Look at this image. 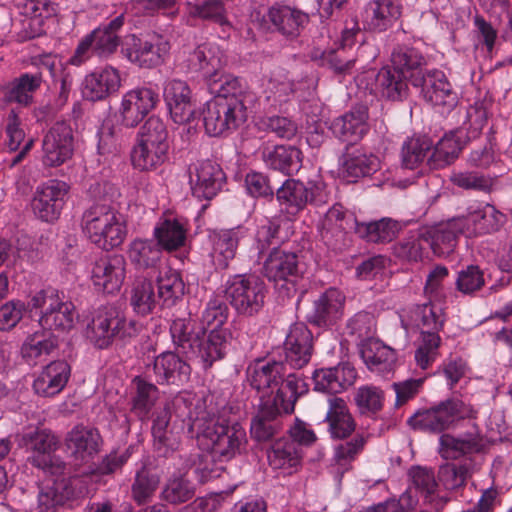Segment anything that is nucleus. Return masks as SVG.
<instances>
[{
  "label": "nucleus",
  "mask_w": 512,
  "mask_h": 512,
  "mask_svg": "<svg viewBox=\"0 0 512 512\" xmlns=\"http://www.w3.org/2000/svg\"><path fill=\"white\" fill-rule=\"evenodd\" d=\"M190 366L173 352H164L159 355L153 365V371L158 383L166 384L184 383L189 380Z\"/></svg>",
  "instance_id": "7c9ffc66"
},
{
  "label": "nucleus",
  "mask_w": 512,
  "mask_h": 512,
  "mask_svg": "<svg viewBox=\"0 0 512 512\" xmlns=\"http://www.w3.org/2000/svg\"><path fill=\"white\" fill-rule=\"evenodd\" d=\"M186 233V227L176 218L160 219L154 228L158 246L168 251L184 246Z\"/></svg>",
  "instance_id": "79ce46f5"
},
{
  "label": "nucleus",
  "mask_w": 512,
  "mask_h": 512,
  "mask_svg": "<svg viewBox=\"0 0 512 512\" xmlns=\"http://www.w3.org/2000/svg\"><path fill=\"white\" fill-rule=\"evenodd\" d=\"M70 497V491L62 482H55L40 488L37 497V508L40 512H54Z\"/></svg>",
  "instance_id": "052dcab7"
},
{
  "label": "nucleus",
  "mask_w": 512,
  "mask_h": 512,
  "mask_svg": "<svg viewBox=\"0 0 512 512\" xmlns=\"http://www.w3.org/2000/svg\"><path fill=\"white\" fill-rule=\"evenodd\" d=\"M269 20L284 36L294 38L308 22V15L289 6H273L268 12Z\"/></svg>",
  "instance_id": "c9c22d12"
},
{
  "label": "nucleus",
  "mask_w": 512,
  "mask_h": 512,
  "mask_svg": "<svg viewBox=\"0 0 512 512\" xmlns=\"http://www.w3.org/2000/svg\"><path fill=\"white\" fill-rule=\"evenodd\" d=\"M23 13L31 18L30 25L37 26L29 35V37L34 38L43 33L44 20L56 15L57 5L49 0H27L23 6Z\"/></svg>",
  "instance_id": "680f3d73"
},
{
  "label": "nucleus",
  "mask_w": 512,
  "mask_h": 512,
  "mask_svg": "<svg viewBox=\"0 0 512 512\" xmlns=\"http://www.w3.org/2000/svg\"><path fill=\"white\" fill-rule=\"evenodd\" d=\"M29 304L32 309L40 310L39 324L50 332L70 331L78 317L74 303L53 288L37 292Z\"/></svg>",
  "instance_id": "0eeeda50"
},
{
  "label": "nucleus",
  "mask_w": 512,
  "mask_h": 512,
  "mask_svg": "<svg viewBox=\"0 0 512 512\" xmlns=\"http://www.w3.org/2000/svg\"><path fill=\"white\" fill-rule=\"evenodd\" d=\"M266 163L274 170L290 175L300 168V151L292 146L279 145L269 152Z\"/></svg>",
  "instance_id": "603ef678"
},
{
  "label": "nucleus",
  "mask_w": 512,
  "mask_h": 512,
  "mask_svg": "<svg viewBox=\"0 0 512 512\" xmlns=\"http://www.w3.org/2000/svg\"><path fill=\"white\" fill-rule=\"evenodd\" d=\"M360 354L367 367L379 373L390 370L395 361L394 351L374 339L361 344Z\"/></svg>",
  "instance_id": "37998d69"
},
{
  "label": "nucleus",
  "mask_w": 512,
  "mask_h": 512,
  "mask_svg": "<svg viewBox=\"0 0 512 512\" xmlns=\"http://www.w3.org/2000/svg\"><path fill=\"white\" fill-rule=\"evenodd\" d=\"M480 444L475 437L455 438L450 434L440 437V454L444 459L456 460L479 450Z\"/></svg>",
  "instance_id": "5fc2aeb1"
},
{
  "label": "nucleus",
  "mask_w": 512,
  "mask_h": 512,
  "mask_svg": "<svg viewBox=\"0 0 512 512\" xmlns=\"http://www.w3.org/2000/svg\"><path fill=\"white\" fill-rule=\"evenodd\" d=\"M407 75L392 66L381 68L375 77V88L383 97L391 101H402L408 96Z\"/></svg>",
  "instance_id": "2f4dec72"
},
{
  "label": "nucleus",
  "mask_w": 512,
  "mask_h": 512,
  "mask_svg": "<svg viewBox=\"0 0 512 512\" xmlns=\"http://www.w3.org/2000/svg\"><path fill=\"white\" fill-rule=\"evenodd\" d=\"M462 401L448 399L440 404L415 413L408 420V424L414 428L434 433H440L448 429L462 413Z\"/></svg>",
  "instance_id": "2eb2a0df"
},
{
  "label": "nucleus",
  "mask_w": 512,
  "mask_h": 512,
  "mask_svg": "<svg viewBox=\"0 0 512 512\" xmlns=\"http://www.w3.org/2000/svg\"><path fill=\"white\" fill-rule=\"evenodd\" d=\"M391 62L394 69L401 71L410 79L413 73L423 71L421 67L425 64V58L415 48L403 46L393 51Z\"/></svg>",
  "instance_id": "bf43d9fd"
},
{
  "label": "nucleus",
  "mask_w": 512,
  "mask_h": 512,
  "mask_svg": "<svg viewBox=\"0 0 512 512\" xmlns=\"http://www.w3.org/2000/svg\"><path fill=\"white\" fill-rule=\"evenodd\" d=\"M169 50V42L158 34H151L145 38L131 35L123 46L124 54L132 63L146 68L162 64Z\"/></svg>",
  "instance_id": "9b49d317"
},
{
  "label": "nucleus",
  "mask_w": 512,
  "mask_h": 512,
  "mask_svg": "<svg viewBox=\"0 0 512 512\" xmlns=\"http://www.w3.org/2000/svg\"><path fill=\"white\" fill-rule=\"evenodd\" d=\"M379 169V159L361 149L347 151L343 156L341 173L349 182L366 177Z\"/></svg>",
  "instance_id": "72a5a7b5"
},
{
  "label": "nucleus",
  "mask_w": 512,
  "mask_h": 512,
  "mask_svg": "<svg viewBox=\"0 0 512 512\" xmlns=\"http://www.w3.org/2000/svg\"><path fill=\"white\" fill-rule=\"evenodd\" d=\"M268 462L272 469L292 474L301 463V449L289 439L275 441L267 453Z\"/></svg>",
  "instance_id": "473e14b6"
},
{
  "label": "nucleus",
  "mask_w": 512,
  "mask_h": 512,
  "mask_svg": "<svg viewBox=\"0 0 512 512\" xmlns=\"http://www.w3.org/2000/svg\"><path fill=\"white\" fill-rule=\"evenodd\" d=\"M400 230L401 225L398 221L382 218L373 222H359L356 234L368 242L379 243L392 241Z\"/></svg>",
  "instance_id": "c03bdc74"
},
{
  "label": "nucleus",
  "mask_w": 512,
  "mask_h": 512,
  "mask_svg": "<svg viewBox=\"0 0 512 512\" xmlns=\"http://www.w3.org/2000/svg\"><path fill=\"white\" fill-rule=\"evenodd\" d=\"M464 235L476 237L495 233L506 223V215L491 204L470 205L466 213L458 216Z\"/></svg>",
  "instance_id": "4468645a"
},
{
  "label": "nucleus",
  "mask_w": 512,
  "mask_h": 512,
  "mask_svg": "<svg viewBox=\"0 0 512 512\" xmlns=\"http://www.w3.org/2000/svg\"><path fill=\"white\" fill-rule=\"evenodd\" d=\"M42 74L23 73L5 86V97L9 102H15L22 106L33 103V95L40 88Z\"/></svg>",
  "instance_id": "58836bf2"
},
{
  "label": "nucleus",
  "mask_w": 512,
  "mask_h": 512,
  "mask_svg": "<svg viewBox=\"0 0 512 512\" xmlns=\"http://www.w3.org/2000/svg\"><path fill=\"white\" fill-rule=\"evenodd\" d=\"M130 304L139 315H147L156 306L153 284L147 279H137L131 288Z\"/></svg>",
  "instance_id": "6e6d98bb"
},
{
  "label": "nucleus",
  "mask_w": 512,
  "mask_h": 512,
  "mask_svg": "<svg viewBox=\"0 0 512 512\" xmlns=\"http://www.w3.org/2000/svg\"><path fill=\"white\" fill-rule=\"evenodd\" d=\"M411 84L421 88L423 98L432 105L450 112L458 104V94L440 70L419 71L410 76Z\"/></svg>",
  "instance_id": "1a4fd4ad"
},
{
  "label": "nucleus",
  "mask_w": 512,
  "mask_h": 512,
  "mask_svg": "<svg viewBox=\"0 0 512 512\" xmlns=\"http://www.w3.org/2000/svg\"><path fill=\"white\" fill-rule=\"evenodd\" d=\"M170 334L178 353L188 358L194 352L199 337L203 336V328L195 330V322L190 318L175 319L170 326Z\"/></svg>",
  "instance_id": "ea45409f"
},
{
  "label": "nucleus",
  "mask_w": 512,
  "mask_h": 512,
  "mask_svg": "<svg viewBox=\"0 0 512 512\" xmlns=\"http://www.w3.org/2000/svg\"><path fill=\"white\" fill-rule=\"evenodd\" d=\"M160 482V478L147 467L142 466L134 478L131 492L137 504L142 505L151 500Z\"/></svg>",
  "instance_id": "13d9d810"
},
{
  "label": "nucleus",
  "mask_w": 512,
  "mask_h": 512,
  "mask_svg": "<svg viewBox=\"0 0 512 512\" xmlns=\"http://www.w3.org/2000/svg\"><path fill=\"white\" fill-rule=\"evenodd\" d=\"M123 23V16L120 15L107 25H102L88 34L93 43L95 55L108 57L116 51L120 43L118 31L122 28Z\"/></svg>",
  "instance_id": "4c0bfd02"
},
{
  "label": "nucleus",
  "mask_w": 512,
  "mask_h": 512,
  "mask_svg": "<svg viewBox=\"0 0 512 512\" xmlns=\"http://www.w3.org/2000/svg\"><path fill=\"white\" fill-rule=\"evenodd\" d=\"M192 426L207 439L213 456L222 461L234 458L245 451L247 435L236 418L233 406L224 398L216 399L213 395L205 396L188 412Z\"/></svg>",
  "instance_id": "f257e3e1"
},
{
  "label": "nucleus",
  "mask_w": 512,
  "mask_h": 512,
  "mask_svg": "<svg viewBox=\"0 0 512 512\" xmlns=\"http://www.w3.org/2000/svg\"><path fill=\"white\" fill-rule=\"evenodd\" d=\"M126 276V260L113 254L97 259L91 268V281L97 290L114 293L120 290Z\"/></svg>",
  "instance_id": "f3484780"
},
{
  "label": "nucleus",
  "mask_w": 512,
  "mask_h": 512,
  "mask_svg": "<svg viewBox=\"0 0 512 512\" xmlns=\"http://www.w3.org/2000/svg\"><path fill=\"white\" fill-rule=\"evenodd\" d=\"M228 316L229 309L223 301L218 298L210 299L202 312L201 328H203V332L206 328L210 330H228L224 327Z\"/></svg>",
  "instance_id": "e2e57ef3"
},
{
  "label": "nucleus",
  "mask_w": 512,
  "mask_h": 512,
  "mask_svg": "<svg viewBox=\"0 0 512 512\" xmlns=\"http://www.w3.org/2000/svg\"><path fill=\"white\" fill-rule=\"evenodd\" d=\"M128 258L137 269L154 267L161 258L162 250L151 239H134L128 247Z\"/></svg>",
  "instance_id": "49530a36"
},
{
  "label": "nucleus",
  "mask_w": 512,
  "mask_h": 512,
  "mask_svg": "<svg viewBox=\"0 0 512 512\" xmlns=\"http://www.w3.org/2000/svg\"><path fill=\"white\" fill-rule=\"evenodd\" d=\"M225 180L221 167L213 161L198 162L190 171L192 194L198 199H211L221 189Z\"/></svg>",
  "instance_id": "aec40b11"
},
{
  "label": "nucleus",
  "mask_w": 512,
  "mask_h": 512,
  "mask_svg": "<svg viewBox=\"0 0 512 512\" xmlns=\"http://www.w3.org/2000/svg\"><path fill=\"white\" fill-rule=\"evenodd\" d=\"M21 445L32 451L31 462L43 470L52 463L51 452L56 445L54 435L46 429H34L25 432L21 438Z\"/></svg>",
  "instance_id": "cd10ccee"
},
{
  "label": "nucleus",
  "mask_w": 512,
  "mask_h": 512,
  "mask_svg": "<svg viewBox=\"0 0 512 512\" xmlns=\"http://www.w3.org/2000/svg\"><path fill=\"white\" fill-rule=\"evenodd\" d=\"M313 193L305 184L296 179H287L277 190L279 210L289 218H294L312 200Z\"/></svg>",
  "instance_id": "a878e982"
},
{
  "label": "nucleus",
  "mask_w": 512,
  "mask_h": 512,
  "mask_svg": "<svg viewBox=\"0 0 512 512\" xmlns=\"http://www.w3.org/2000/svg\"><path fill=\"white\" fill-rule=\"evenodd\" d=\"M488 113L482 104L476 103L468 107L466 119L458 130L464 135L466 141L476 139L480 136L483 127L486 125Z\"/></svg>",
  "instance_id": "69168bd1"
},
{
  "label": "nucleus",
  "mask_w": 512,
  "mask_h": 512,
  "mask_svg": "<svg viewBox=\"0 0 512 512\" xmlns=\"http://www.w3.org/2000/svg\"><path fill=\"white\" fill-rule=\"evenodd\" d=\"M325 420L329 424L328 431L334 439H344L355 430L356 424L346 402L341 398H329V410Z\"/></svg>",
  "instance_id": "e433bc0d"
},
{
  "label": "nucleus",
  "mask_w": 512,
  "mask_h": 512,
  "mask_svg": "<svg viewBox=\"0 0 512 512\" xmlns=\"http://www.w3.org/2000/svg\"><path fill=\"white\" fill-rule=\"evenodd\" d=\"M159 102V94L149 87H136L125 92L120 101L118 116L125 128L137 127Z\"/></svg>",
  "instance_id": "9d476101"
},
{
  "label": "nucleus",
  "mask_w": 512,
  "mask_h": 512,
  "mask_svg": "<svg viewBox=\"0 0 512 512\" xmlns=\"http://www.w3.org/2000/svg\"><path fill=\"white\" fill-rule=\"evenodd\" d=\"M69 186L66 182L50 179L40 184L31 202L33 213L46 222L57 220L65 205Z\"/></svg>",
  "instance_id": "f8f14e48"
},
{
  "label": "nucleus",
  "mask_w": 512,
  "mask_h": 512,
  "mask_svg": "<svg viewBox=\"0 0 512 512\" xmlns=\"http://www.w3.org/2000/svg\"><path fill=\"white\" fill-rule=\"evenodd\" d=\"M120 86L119 71L112 66H106L85 76L82 93L90 101H99L117 92Z\"/></svg>",
  "instance_id": "393cba45"
},
{
  "label": "nucleus",
  "mask_w": 512,
  "mask_h": 512,
  "mask_svg": "<svg viewBox=\"0 0 512 512\" xmlns=\"http://www.w3.org/2000/svg\"><path fill=\"white\" fill-rule=\"evenodd\" d=\"M195 494L194 485L186 479L185 473L173 475L165 484L161 497L171 504H180L189 501Z\"/></svg>",
  "instance_id": "4d7b16f0"
},
{
  "label": "nucleus",
  "mask_w": 512,
  "mask_h": 512,
  "mask_svg": "<svg viewBox=\"0 0 512 512\" xmlns=\"http://www.w3.org/2000/svg\"><path fill=\"white\" fill-rule=\"evenodd\" d=\"M224 296L238 315L253 317L263 309L267 289L258 276L235 274L225 281Z\"/></svg>",
  "instance_id": "6e6552de"
},
{
  "label": "nucleus",
  "mask_w": 512,
  "mask_h": 512,
  "mask_svg": "<svg viewBox=\"0 0 512 512\" xmlns=\"http://www.w3.org/2000/svg\"><path fill=\"white\" fill-rule=\"evenodd\" d=\"M313 336L303 323L292 325L284 342L285 361L291 368L300 369L311 359Z\"/></svg>",
  "instance_id": "4be33fe9"
},
{
  "label": "nucleus",
  "mask_w": 512,
  "mask_h": 512,
  "mask_svg": "<svg viewBox=\"0 0 512 512\" xmlns=\"http://www.w3.org/2000/svg\"><path fill=\"white\" fill-rule=\"evenodd\" d=\"M298 261L294 252L274 247L263 265V274L270 281L287 280L297 273Z\"/></svg>",
  "instance_id": "f704fd0d"
},
{
  "label": "nucleus",
  "mask_w": 512,
  "mask_h": 512,
  "mask_svg": "<svg viewBox=\"0 0 512 512\" xmlns=\"http://www.w3.org/2000/svg\"><path fill=\"white\" fill-rule=\"evenodd\" d=\"M74 151V136L66 122H56L44 135L42 161L45 166L57 167L69 160Z\"/></svg>",
  "instance_id": "ddd939ff"
},
{
  "label": "nucleus",
  "mask_w": 512,
  "mask_h": 512,
  "mask_svg": "<svg viewBox=\"0 0 512 512\" xmlns=\"http://www.w3.org/2000/svg\"><path fill=\"white\" fill-rule=\"evenodd\" d=\"M297 386H279L275 393L265 395L262 392L260 409L250 427L251 435L257 441H267L279 430L275 421L278 415L290 414L297 401Z\"/></svg>",
  "instance_id": "423d86ee"
},
{
  "label": "nucleus",
  "mask_w": 512,
  "mask_h": 512,
  "mask_svg": "<svg viewBox=\"0 0 512 512\" xmlns=\"http://www.w3.org/2000/svg\"><path fill=\"white\" fill-rule=\"evenodd\" d=\"M140 330L141 324L135 320L126 319L117 307L104 305L95 310L85 334L94 346L104 349L109 347L114 339H131Z\"/></svg>",
  "instance_id": "20e7f679"
},
{
  "label": "nucleus",
  "mask_w": 512,
  "mask_h": 512,
  "mask_svg": "<svg viewBox=\"0 0 512 512\" xmlns=\"http://www.w3.org/2000/svg\"><path fill=\"white\" fill-rule=\"evenodd\" d=\"M65 445L75 462L85 464L100 452L102 437L96 428L80 424L67 434Z\"/></svg>",
  "instance_id": "6ab92c4d"
},
{
  "label": "nucleus",
  "mask_w": 512,
  "mask_h": 512,
  "mask_svg": "<svg viewBox=\"0 0 512 512\" xmlns=\"http://www.w3.org/2000/svg\"><path fill=\"white\" fill-rule=\"evenodd\" d=\"M56 347L57 340L52 334L35 332L23 342L21 355L29 365H34L38 360L50 355Z\"/></svg>",
  "instance_id": "de8ad7c7"
},
{
  "label": "nucleus",
  "mask_w": 512,
  "mask_h": 512,
  "mask_svg": "<svg viewBox=\"0 0 512 512\" xmlns=\"http://www.w3.org/2000/svg\"><path fill=\"white\" fill-rule=\"evenodd\" d=\"M401 14L400 0H375L366 5L363 22L365 28L381 32L391 27Z\"/></svg>",
  "instance_id": "bb28decb"
},
{
  "label": "nucleus",
  "mask_w": 512,
  "mask_h": 512,
  "mask_svg": "<svg viewBox=\"0 0 512 512\" xmlns=\"http://www.w3.org/2000/svg\"><path fill=\"white\" fill-rule=\"evenodd\" d=\"M255 95L222 97L207 101L203 111V125L210 136H225L240 128L248 119Z\"/></svg>",
  "instance_id": "7ed1b4c3"
},
{
  "label": "nucleus",
  "mask_w": 512,
  "mask_h": 512,
  "mask_svg": "<svg viewBox=\"0 0 512 512\" xmlns=\"http://www.w3.org/2000/svg\"><path fill=\"white\" fill-rule=\"evenodd\" d=\"M226 64L224 52L212 43L198 46L185 60L187 71L199 73L207 83H215Z\"/></svg>",
  "instance_id": "a211bd4d"
},
{
  "label": "nucleus",
  "mask_w": 512,
  "mask_h": 512,
  "mask_svg": "<svg viewBox=\"0 0 512 512\" xmlns=\"http://www.w3.org/2000/svg\"><path fill=\"white\" fill-rule=\"evenodd\" d=\"M368 118V108L358 105L335 118L329 125V129L340 140L355 143L368 133Z\"/></svg>",
  "instance_id": "5701e85b"
},
{
  "label": "nucleus",
  "mask_w": 512,
  "mask_h": 512,
  "mask_svg": "<svg viewBox=\"0 0 512 512\" xmlns=\"http://www.w3.org/2000/svg\"><path fill=\"white\" fill-rule=\"evenodd\" d=\"M231 333L229 330H210L206 338L199 337L196 347L189 358H197L204 368L210 367L213 362L222 359L229 345Z\"/></svg>",
  "instance_id": "c85d7f7f"
},
{
  "label": "nucleus",
  "mask_w": 512,
  "mask_h": 512,
  "mask_svg": "<svg viewBox=\"0 0 512 512\" xmlns=\"http://www.w3.org/2000/svg\"><path fill=\"white\" fill-rule=\"evenodd\" d=\"M250 384H295L293 374L286 375L285 365L277 361L256 360L246 370Z\"/></svg>",
  "instance_id": "c756f323"
},
{
  "label": "nucleus",
  "mask_w": 512,
  "mask_h": 512,
  "mask_svg": "<svg viewBox=\"0 0 512 512\" xmlns=\"http://www.w3.org/2000/svg\"><path fill=\"white\" fill-rule=\"evenodd\" d=\"M460 234H464L459 217L437 223L424 230V241L430 246L434 254L444 256L450 254Z\"/></svg>",
  "instance_id": "b1692460"
},
{
  "label": "nucleus",
  "mask_w": 512,
  "mask_h": 512,
  "mask_svg": "<svg viewBox=\"0 0 512 512\" xmlns=\"http://www.w3.org/2000/svg\"><path fill=\"white\" fill-rule=\"evenodd\" d=\"M410 319L421 329V340L415 351V360L421 369H426L438 356L441 339L438 332L444 324V314L431 301L416 305L410 310Z\"/></svg>",
  "instance_id": "39448f33"
},
{
  "label": "nucleus",
  "mask_w": 512,
  "mask_h": 512,
  "mask_svg": "<svg viewBox=\"0 0 512 512\" xmlns=\"http://www.w3.org/2000/svg\"><path fill=\"white\" fill-rule=\"evenodd\" d=\"M105 196L95 201L82 215V230L91 243L103 250L119 247L126 239L128 229L125 216L112 203L119 195L111 184L103 185Z\"/></svg>",
  "instance_id": "f03ea898"
},
{
  "label": "nucleus",
  "mask_w": 512,
  "mask_h": 512,
  "mask_svg": "<svg viewBox=\"0 0 512 512\" xmlns=\"http://www.w3.org/2000/svg\"><path fill=\"white\" fill-rule=\"evenodd\" d=\"M249 230L243 225L228 229H215L209 233V257L216 270H225L236 256L238 246L247 238Z\"/></svg>",
  "instance_id": "dca6fc26"
},
{
  "label": "nucleus",
  "mask_w": 512,
  "mask_h": 512,
  "mask_svg": "<svg viewBox=\"0 0 512 512\" xmlns=\"http://www.w3.org/2000/svg\"><path fill=\"white\" fill-rule=\"evenodd\" d=\"M167 147L137 141L131 152V161L135 168L149 171L162 165L167 159Z\"/></svg>",
  "instance_id": "a18cd8bd"
},
{
  "label": "nucleus",
  "mask_w": 512,
  "mask_h": 512,
  "mask_svg": "<svg viewBox=\"0 0 512 512\" xmlns=\"http://www.w3.org/2000/svg\"><path fill=\"white\" fill-rule=\"evenodd\" d=\"M450 181L459 188L482 192H490L494 185L493 178L472 171L454 172Z\"/></svg>",
  "instance_id": "338daca9"
},
{
  "label": "nucleus",
  "mask_w": 512,
  "mask_h": 512,
  "mask_svg": "<svg viewBox=\"0 0 512 512\" xmlns=\"http://www.w3.org/2000/svg\"><path fill=\"white\" fill-rule=\"evenodd\" d=\"M137 141L169 148L168 131L163 120L157 116L149 117L139 129Z\"/></svg>",
  "instance_id": "0e129e2a"
},
{
  "label": "nucleus",
  "mask_w": 512,
  "mask_h": 512,
  "mask_svg": "<svg viewBox=\"0 0 512 512\" xmlns=\"http://www.w3.org/2000/svg\"><path fill=\"white\" fill-rule=\"evenodd\" d=\"M163 96L175 123L183 124L193 119L195 108L192 103V91L185 81L179 79L167 81Z\"/></svg>",
  "instance_id": "412c9836"
},
{
  "label": "nucleus",
  "mask_w": 512,
  "mask_h": 512,
  "mask_svg": "<svg viewBox=\"0 0 512 512\" xmlns=\"http://www.w3.org/2000/svg\"><path fill=\"white\" fill-rule=\"evenodd\" d=\"M158 297L166 306H172L184 295L185 285L180 274L173 269L165 268L157 277Z\"/></svg>",
  "instance_id": "8fccbe9b"
},
{
  "label": "nucleus",
  "mask_w": 512,
  "mask_h": 512,
  "mask_svg": "<svg viewBox=\"0 0 512 512\" xmlns=\"http://www.w3.org/2000/svg\"><path fill=\"white\" fill-rule=\"evenodd\" d=\"M466 143L464 135H461V132H458V130L445 134L430 154V166L440 168L452 163L458 158L460 151Z\"/></svg>",
  "instance_id": "a19ab883"
},
{
  "label": "nucleus",
  "mask_w": 512,
  "mask_h": 512,
  "mask_svg": "<svg viewBox=\"0 0 512 512\" xmlns=\"http://www.w3.org/2000/svg\"><path fill=\"white\" fill-rule=\"evenodd\" d=\"M358 225L359 222L356 217L344 210L340 204H335L328 210L323 223V226H328L329 228H336L344 232L354 231L355 233L357 232Z\"/></svg>",
  "instance_id": "774afa93"
},
{
  "label": "nucleus",
  "mask_w": 512,
  "mask_h": 512,
  "mask_svg": "<svg viewBox=\"0 0 512 512\" xmlns=\"http://www.w3.org/2000/svg\"><path fill=\"white\" fill-rule=\"evenodd\" d=\"M185 4L187 13L192 17L213 21L221 26L229 25L220 0H186Z\"/></svg>",
  "instance_id": "3c124183"
},
{
  "label": "nucleus",
  "mask_w": 512,
  "mask_h": 512,
  "mask_svg": "<svg viewBox=\"0 0 512 512\" xmlns=\"http://www.w3.org/2000/svg\"><path fill=\"white\" fill-rule=\"evenodd\" d=\"M170 422V412L167 407L157 413L153 420L152 435L154 447L159 455L167 456L178 448L179 442L172 432L167 431Z\"/></svg>",
  "instance_id": "09e8293b"
},
{
  "label": "nucleus",
  "mask_w": 512,
  "mask_h": 512,
  "mask_svg": "<svg viewBox=\"0 0 512 512\" xmlns=\"http://www.w3.org/2000/svg\"><path fill=\"white\" fill-rule=\"evenodd\" d=\"M432 141L427 136H415L409 138L402 147L403 165L408 169H414L425 160L432 149Z\"/></svg>",
  "instance_id": "864d4df0"
}]
</instances>
